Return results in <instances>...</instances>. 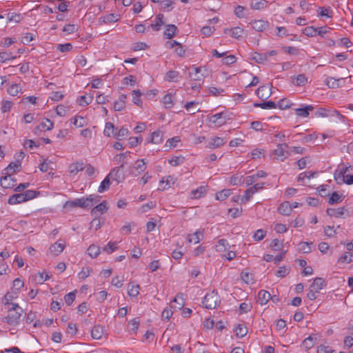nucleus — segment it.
<instances>
[{"instance_id": "f257e3e1", "label": "nucleus", "mask_w": 353, "mask_h": 353, "mask_svg": "<svg viewBox=\"0 0 353 353\" xmlns=\"http://www.w3.org/2000/svg\"><path fill=\"white\" fill-rule=\"evenodd\" d=\"M6 294L5 298L6 299V302L5 305H10L8 300L7 299ZM12 307L8 308V316L4 317L2 320L3 322L7 323L10 325L16 326L19 324L21 316V313L23 312V309L19 307L17 303H11Z\"/></svg>"}, {"instance_id": "f03ea898", "label": "nucleus", "mask_w": 353, "mask_h": 353, "mask_svg": "<svg viewBox=\"0 0 353 353\" xmlns=\"http://www.w3.org/2000/svg\"><path fill=\"white\" fill-rule=\"evenodd\" d=\"M38 194H39V192L31 190H26L22 193L15 194L10 196L8 199V203L10 205L21 203L36 198Z\"/></svg>"}, {"instance_id": "7ed1b4c3", "label": "nucleus", "mask_w": 353, "mask_h": 353, "mask_svg": "<svg viewBox=\"0 0 353 353\" xmlns=\"http://www.w3.org/2000/svg\"><path fill=\"white\" fill-rule=\"evenodd\" d=\"M220 301V297L217 292L212 290L205 294L202 301V304L205 308L214 309Z\"/></svg>"}, {"instance_id": "20e7f679", "label": "nucleus", "mask_w": 353, "mask_h": 353, "mask_svg": "<svg viewBox=\"0 0 353 353\" xmlns=\"http://www.w3.org/2000/svg\"><path fill=\"white\" fill-rule=\"evenodd\" d=\"M100 196L95 194H90L86 197L77 199L79 208H88L99 201Z\"/></svg>"}, {"instance_id": "39448f33", "label": "nucleus", "mask_w": 353, "mask_h": 353, "mask_svg": "<svg viewBox=\"0 0 353 353\" xmlns=\"http://www.w3.org/2000/svg\"><path fill=\"white\" fill-rule=\"evenodd\" d=\"M315 117H336L339 119L343 118V116L341 115L336 110H327L324 108H318L314 112Z\"/></svg>"}, {"instance_id": "423d86ee", "label": "nucleus", "mask_w": 353, "mask_h": 353, "mask_svg": "<svg viewBox=\"0 0 353 353\" xmlns=\"http://www.w3.org/2000/svg\"><path fill=\"white\" fill-rule=\"evenodd\" d=\"M229 117L226 112H220L211 116L209 121L214 123L216 126H221L226 123Z\"/></svg>"}, {"instance_id": "0eeeda50", "label": "nucleus", "mask_w": 353, "mask_h": 353, "mask_svg": "<svg viewBox=\"0 0 353 353\" xmlns=\"http://www.w3.org/2000/svg\"><path fill=\"white\" fill-rule=\"evenodd\" d=\"M288 146V143H283V144L279 143L277 145L276 149H275L273 151V153L275 154L276 158L277 159L283 161L286 158L287 156L285 155V153H287V152L285 151L284 148H287Z\"/></svg>"}, {"instance_id": "6e6552de", "label": "nucleus", "mask_w": 353, "mask_h": 353, "mask_svg": "<svg viewBox=\"0 0 353 353\" xmlns=\"http://www.w3.org/2000/svg\"><path fill=\"white\" fill-rule=\"evenodd\" d=\"M226 141L219 137H212L209 141L207 147L210 149H214L221 147L225 143Z\"/></svg>"}, {"instance_id": "1a4fd4ad", "label": "nucleus", "mask_w": 353, "mask_h": 353, "mask_svg": "<svg viewBox=\"0 0 353 353\" xmlns=\"http://www.w3.org/2000/svg\"><path fill=\"white\" fill-rule=\"evenodd\" d=\"M107 210L108 207L106 201H104L99 203V205H96L94 208H93L91 210V214L94 216H97L99 215L104 214L105 212H107Z\"/></svg>"}, {"instance_id": "9d476101", "label": "nucleus", "mask_w": 353, "mask_h": 353, "mask_svg": "<svg viewBox=\"0 0 353 353\" xmlns=\"http://www.w3.org/2000/svg\"><path fill=\"white\" fill-rule=\"evenodd\" d=\"M16 180L12 176H4L0 179L1 186L3 188H11L14 186Z\"/></svg>"}, {"instance_id": "9b49d317", "label": "nucleus", "mask_w": 353, "mask_h": 353, "mask_svg": "<svg viewBox=\"0 0 353 353\" xmlns=\"http://www.w3.org/2000/svg\"><path fill=\"white\" fill-rule=\"evenodd\" d=\"M270 299L274 301V297H272L268 291L262 290L259 292L257 301L261 305H265Z\"/></svg>"}, {"instance_id": "f8f14e48", "label": "nucleus", "mask_w": 353, "mask_h": 353, "mask_svg": "<svg viewBox=\"0 0 353 353\" xmlns=\"http://www.w3.org/2000/svg\"><path fill=\"white\" fill-rule=\"evenodd\" d=\"M252 26L255 30L262 32L268 28L269 23L267 21L255 20L252 23Z\"/></svg>"}, {"instance_id": "ddd939ff", "label": "nucleus", "mask_w": 353, "mask_h": 353, "mask_svg": "<svg viewBox=\"0 0 353 353\" xmlns=\"http://www.w3.org/2000/svg\"><path fill=\"white\" fill-rule=\"evenodd\" d=\"M314 110V107L310 105H303L301 108H296L294 110L296 115L301 117H307L309 115V112Z\"/></svg>"}, {"instance_id": "4468645a", "label": "nucleus", "mask_w": 353, "mask_h": 353, "mask_svg": "<svg viewBox=\"0 0 353 353\" xmlns=\"http://www.w3.org/2000/svg\"><path fill=\"white\" fill-rule=\"evenodd\" d=\"M163 141V132L160 130L152 132L148 142L154 144H159Z\"/></svg>"}, {"instance_id": "2eb2a0df", "label": "nucleus", "mask_w": 353, "mask_h": 353, "mask_svg": "<svg viewBox=\"0 0 353 353\" xmlns=\"http://www.w3.org/2000/svg\"><path fill=\"white\" fill-rule=\"evenodd\" d=\"M224 32L225 34H230L233 38L239 39L241 37L243 32V29L240 27H234L230 29L225 28L224 30Z\"/></svg>"}, {"instance_id": "dca6fc26", "label": "nucleus", "mask_w": 353, "mask_h": 353, "mask_svg": "<svg viewBox=\"0 0 353 353\" xmlns=\"http://www.w3.org/2000/svg\"><path fill=\"white\" fill-rule=\"evenodd\" d=\"M279 213L282 215L288 216L290 214L292 211V207H291L289 202H283L282 203L278 209Z\"/></svg>"}, {"instance_id": "f3484780", "label": "nucleus", "mask_w": 353, "mask_h": 353, "mask_svg": "<svg viewBox=\"0 0 353 353\" xmlns=\"http://www.w3.org/2000/svg\"><path fill=\"white\" fill-rule=\"evenodd\" d=\"M251 59L258 63H263L268 61V54L254 52L251 55Z\"/></svg>"}, {"instance_id": "a211bd4d", "label": "nucleus", "mask_w": 353, "mask_h": 353, "mask_svg": "<svg viewBox=\"0 0 353 353\" xmlns=\"http://www.w3.org/2000/svg\"><path fill=\"white\" fill-rule=\"evenodd\" d=\"M65 245L61 243H55L50 247V252L54 256H57L64 249Z\"/></svg>"}, {"instance_id": "6ab92c4d", "label": "nucleus", "mask_w": 353, "mask_h": 353, "mask_svg": "<svg viewBox=\"0 0 353 353\" xmlns=\"http://www.w3.org/2000/svg\"><path fill=\"white\" fill-rule=\"evenodd\" d=\"M177 30V27L173 24L167 25L165 27V30L164 32V35L167 39H172L174 35Z\"/></svg>"}, {"instance_id": "aec40b11", "label": "nucleus", "mask_w": 353, "mask_h": 353, "mask_svg": "<svg viewBox=\"0 0 353 353\" xmlns=\"http://www.w3.org/2000/svg\"><path fill=\"white\" fill-rule=\"evenodd\" d=\"M202 237L203 232L197 230L194 233L189 234L187 237V240L189 243H198Z\"/></svg>"}, {"instance_id": "412c9836", "label": "nucleus", "mask_w": 353, "mask_h": 353, "mask_svg": "<svg viewBox=\"0 0 353 353\" xmlns=\"http://www.w3.org/2000/svg\"><path fill=\"white\" fill-rule=\"evenodd\" d=\"M345 211V209L344 207L339 208L337 209L327 208V214L331 216L340 217L344 214Z\"/></svg>"}, {"instance_id": "4be33fe9", "label": "nucleus", "mask_w": 353, "mask_h": 353, "mask_svg": "<svg viewBox=\"0 0 353 353\" xmlns=\"http://www.w3.org/2000/svg\"><path fill=\"white\" fill-rule=\"evenodd\" d=\"M234 331L236 332V336L238 338H243L247 334L248 328L243 324H238Z\"/></svg>"}, {"instance_id": "5701e85b", "label": "nucleus", "mask_w": 353, "mask_h": 353, "mask_svg": "<svg viewBox=\"0 0 353 353\" xmlns=\"http://www.w3.org/2000/svg\"><path fill=\"white\" fill-rule=\"evenodd\" d=\"M103 334V328L100 325H95L91 331V336L94 339H101Z\"/></svg>"}, {"instance_id": "b1692460", "label": "nucleus", "mask_w": 353, "mask_h": 353, "mask_svg": "<svg viewBox=\"0 0 353 353\" xmlns=\"http://www.w3.org/2000/svg\"><path fill=\"white\" fill-rule=\"evenodd\" d=\"M254 107L261 108L262 109H274L277 107V105L273 101H265L263 103H254Z\"/></svg>"}, {"instance_id": "393cba45", "label": "nucleus", "mask_w": 353, "mask_h": 353, "mask_svg": "<svg viewBox=\"0 0 353 353\" xmlns=\"http://www.w3.org/2000/svg\"><path fill=\"white\" fill-rule=\"evenodd\" d=\"M119 20V15L115 14H109L103 17H100L99 21L103 23H113Z\"/></svg>"}, {"instance_id": "a878e982", "label": "nucleus", "mask_w": 353, "mask_h": 353, "mask_svg": "<svg viewBox=\"0 0 353 353\" xmlns=\"http://www.w3.org/2000/svg\"><path fill=\"white\" fill-rule=\"evenodd\" d=\"M294 81L293 83L296 86H304L308 82L307 78L303 74H300L296 77H294Z\"/></svg>"}, {"instance_id": "bb28decb", "label": "nucleus", "mask_w": 353, "mask_h": 353, "mask_svg": "<svg viewBox=\"0 0 353 353\" xmlns=\"http://www.w3.org/2000/svg\"><path fill=\"white\" fill-rule=\"evenodd\" d=\"M163 19V15L162 14H159L156 16L155 22L151 24V27L154 31L159 30L160 27L164 24Z\"/></svg>"}, {"instance_id": "cd10ccee", "label": "nucleus", "mask_w": 353, "mask_h": 353, "mask_svg": "<svg viewBox=\"0 0 353 353\" xmlns=\"http://www.w3.org/2000/svg\"><path fill=\"white\" fill-rule=\"evenodd\" d=\"M268 1L266 0H252L250 6L254 10H260L267 6Z\"/></svg>"}, {"instance_id": "c85d7f7f", "label": "nucleus", "mask_w": 353, "mask_h": 353, "mask_svg": "<svg viewBox=\"0 0 353 353\" xmlns=\"http://www.w3.org/2000/svg\"><path fill=\"white\" fill-rule=\"evenodd\" d=\"M83 169V163L77 162L70 165L69 172L72 174H76L79 172L82 171Z\"/></svg>"}, {"instance_id": "c756f323", "label": "nucleus", "mask_w": 353, "mask_h": 353, "mask_svg": "<svg viewBox=\"0 0 353 353\" xmlns=\"http://www.w3.org/2000/svg\"><path fill=\"white\" fill-rule=\"evenodd\" d=\"M132 102L139 107L142 106V101L141 100V96L142 92L139 90H134L132 92Z\"/></svg>"}, {"instance_id": "7c9ffc66", "label": "nucleus", "mask_w": 353, "mask_h": 353, "mask_svg": "<svg viewBox=\"0 0 353 353\" xmlns=\"http://www.w3.org/2000/svg\"><path fill=\"white\" fill-rule=\"evenodd\" d=\"M123 168V164L122 163L119 168H114L112 169L109 174L108 175V177L117 181L119 182L120 181V169Z\"/></svg>"}, {"instance_id": "2f4dec72", "label": "nucleus", "mask_w": 353, "mask_h": 353, "mask_svg": "<svg viewBox=\"0 0 353 353\" xmlns=\"http://www.w3.org/2000/svg\"><path fill=\"white\" fill-rule=\"evenodd\" d=\"M206 192V189L203 186H201L196 190L191 191L192 197L193 199H199L203 196Z\"/></svg>"}, {"instance_id": "473e14b6", "label": "nucleus", "mask_w": 353, "mask_h": 353, "mask_svg": "<svg viewBox=\"0 0 353 353\" xmlns=\"http://www.w3.org/2000/svg\"><path fill=\"white\" fill-rule=\"evenodd\" d=\"M324 284V280L322 278H316L312 284L310 285V288L314 289L316 292H319L322 289Z\"/></svg>"}, {"instance_id": "72a5a7b5", "label": "nucleus", "mask_w": 353, "mask_h": 353, "mask_svg": "<svg viewBox=\"0 0 353 353\" xmlns=\"http://www.w3.org/2000/svg\"><path fill=\"white\" fill-rule=\"evenodd\" d=\"M179 72L175 70H169L165 76V80L168 81H177Z\"/></svg>"}, {"instance_id": "f704fd0d", "label": "nucleus", "mask_w": 353, "mask_h": 353, "mask_svg": "<svg viewBox=\"0 0 353 353\" xmlns=\"http://www.w3.org/2000/svg\"><path fill=\"white\" fill-rule=\"evenodd\" d=\"M229 246V243L226 239H221L217 241L216 245V250L217 252H223Z\"/></svg>"}, {"instance_id": "c9c22d12", "label": "nucleus", "mask_w": 353, "mask_h": 353, "mask_svg": "<svg viewBox=\"0 0 353 353\" xmlns=\"http://www.w3.org/2000/svg\"><path fill=\"white\" fill-rule=\"evenodd\" d=\"M87 252L89 256H90L92 258H95L99 254L100 248L99 247L92 244L88 248Z\"/></svg>"}, {"instance_id": "e433bc0d", "label": "nucleus", "mask_w": 353, "mask_h": 353, "mask_svg": "<svg viewBox=\"0 0 353 353\" xmlns=\"http://www.w3.org/2000/svg\"><path fill=\"white\" fill-rule=\"evenodd\" d=\"M343 196L339 194L336 192H334L329 199L328 203L330 205L338 203L342 201Z\"/></svg>"}, {"instance_id": "4c0bfd02", "label": "nucleus", "mask_w": 353, "mask_h": 353, "mask_svg": "<svg viewBox=\"0 0 353 353\" xmlns=\"http://www.w3.org/2000/svg\"><path fill=\"white\" fill-rule=\"evenodd\" d=\"M316 338L312 336H309L307 338L305 339L303 341V345L305 349L309 350L312 348L315 344Z\"/></svg>"}, {"instance_id": "58836bf2", "label": "nucleus", "mask_w": 353, "mask_h": 353, "mask_svg": "<svg viewBox=\"0 0 353 353\" xmlns=\"http://www.w3.org/2000/svg\"><path fill=\"white\" fill-rule=\"evenodd\" d=\"M110 179H109L108 176H107L101 183V184L98 188V192L101 193V192H103L104 191L108 190L110 188Z\"/></svg>"}, {"instance_id": "ea45409f", "label": "nucleus", "mask_w": 353, "mask_h": 353, "mask_svg": "<svg viewBox=\"0 0 353 353\" xmlns=\"http://www.w3.org/2000/svg\"><path fill=\"white\" fill-rule=\"evenodd\" d=\"M139 285H128V294L130 296L136 297L138 296L139 292Z\"/></svg>"}, {"instance_id": "a19ab883", "label": "nucleus", "mask_w": 353, "mask_h": 353, "mask_svg": "<svg viewBox=\"0 0 353 353\" xmlns=\"http://www.w3.org/2000/svg\"><path fill=\"white\" fill-rule=\"evenodd\" d=\"M230 195V190L224 189L216 194V200L223 201Z\"/></svg>"}, {"instance_id": "79ce46f5", "label": "nucleus", "mask_w": 353, "mask_h": 353, "mask_svg": "<svg viewBox=\"0 0 353 353\" xmlns=\"http://www.w3.org/2000/svg\"><path fill=\"white\" fill-rule=\"evenodd\" d=\"M340 79H336L333 77H328L326 79V85L330 88H337L339 87Z\"/></svg>"}, {"instance_id": "37998d69", "label": "nucleus", "mask_w": 353, "mask_h": 353, "mask_svg": "<svg viewBox=\"0 0 353 353\" xmlns=\"http://www.w3.org/2000/svg\"><path fill=\"white\" fill-rule=\"evenodd\" d=\"M185 158L182 156L173 157L171 159L168 160L169 163L172 166H178L184 162Z\"/></svg>"}, {"instance_id": "c03bdc74", "label": "nucleus", "mask_w": 353, "mask_h": 353, "mask_svg": "<svg viewBox=\"0 0 353 353\" xmlns=\"http://www.w3.org/2000/svg\"><path fill=\"white\" fill-rule=\"evenodd\" d=\"M139 324H140V321H139V318H135V319L131 320L128 323L130 331L133 332L134 333H136L137 330L139 328Z\"/></svg>"}, {"instance_id": "a18cd8bd", "label": "nucleus", "mask_w": 353, "mask_h": 353, "mask_svg": "<svg viewBox=\"0 0 353 353\" xmlns=\"http://www.w3.org/2000/svg\"><path fill=\"white\" fill-rule=\"evenodd\" d=\"M319 9L321 10V12H319V16L326 17L327 18H330L332 17L333 12L330 9V8L320 7Z\"/></svg>"}, {"instance_id": "49530a36", "label": "nucleus", "mask_w": 353, "mask_h": 353, "mask_svg": "<svg viewBox=\"0 0 353 353\" xmlns=\"http://www.w3.org/2000/svg\"><path fill=\"white\" fill-rule=\"evenodd\" d=\"M134 169L138 171L139 173L143 172L146 168V163L144 159L138 160L134 164Z\"/></svg>"}, {"instance_id": "de8ad7c7", "label": "nucleus", "mask_w": 353, "mask_h": 353, "mask_svg": "<svg viewBox=\"0 0 353 353\" xmlns=\"http://www.w3.org/2000/svg\"><path fill=\"white\" fill-rule=\"evenodd\" d=\"M71 122L77 128L83 127L85 124V120L83 117L80 116H76L71 119Z\"/></svg>"}, {"instance_id": "09e8293b", "label": "nucleus", "mask_w": 353, "mask_h": 353, "mask_svg": "<svg viewBox=\"0 0 353 353\" xmlns=\"http://www.w3.org/2000/svg\"><path fill=\"white\" fill-rule=\"evenodd\" d=\"M303 33L307 37H312L317 34V30L313 26H308L303 30Z\"/></svg>"}, {"instance_id": "8fccbe9b", "label": "nucleus", "mask_w": 353, "mask_h": 353, "mask_svg": "<svg viewBox=\"0 0 353 353\" xmlns=\"http://www.w3.org/2000/svg\"><path fill=\"white\" fill-rule=\"evenodd\" d=\"M114 126L113 123L108 122L106 123L105 129L103 130V134L106 137H110L114 133Z\"/></svg>"}, {"instance_id": "3c124183", "label": "nucleus", "mask_w": 353, "mask_h": 353, "mask_svg": "<svg viewBox=\"0 0 353 353\" xmlns=\"http://www.w3.org/2000/svg\"><path fill=\"white\" fill-rule=\"evenodd\" d=\"M43 272H39L34 275V281L38 283L42 284L43 281L49 279L50 276L48 274H46L45 277L43 276Z\"/></svg>"}, {"instance_id": "603ef678", "label": "nucleus", "mask_w": 353, "mask_h": 353, "mask_svg": "<svg viewBox=\"0 0 353 353\" xmlns=\"http://www.w3.org/2000/svg\"><path fill=\"white\" fill-rule=\"evenodd\" d=\"M40 125L41 126V128L43 130H50L54 127V123L52 121H50V119H46L41 123Z\"/></svg>"}, {"instance_id": "864d4df0", "label": "nucleus", "mask_w": 353, "mask_h": 353, "mask_svg": "<svg viewBox=\"0 0 353 353\" xmlns=\"http://www.w3.org/2000/svg\"><path fill=\"white\" fill-rule=\"evenodd\" d=\"M241 279L247 284L252 283L253 281L252 276L248 272L243 271L241 274Z\"/></svg>"}, {"instance_id": "5fc2aeb1", "label": "nucleus", "mask_w": 353, "mask_h": 353, "mask_svg": "<svg viewBox=\"0 0 353 353\" xmlns=\"http://www.w3.org/2000/svg\"><path fill=\"white\" fill-rule=\"evenodd\" d=\"M180 141V138L179 137H174L173 138L169 139L165 147H168L169 148H174L176 146L177 143Z\"/></svg>"}, {"instance_id": "6e6d98bb", "label": "nucleus", "mask_w": 353, "mask_h": 353, "mask_svg": "<svg viewBox=\"0 0 353 353\" xmlns=\"http://www.w3.org/2000/svg\"><path fill=\"white\" fill-rule=\"evenodd\" d=\"M243 178V176H239L236 174L233 175L230 179V184L232 185H238L240 183H243L242 181Z\"/></svg>"}, {"instance_id": "4d7b16f0", "label": "nucleus", "mask_w": 353, "mask_h": 353, "mask_svg": "<svg viewBox=\"0 0 353 353\" xmlns=\"http://www.w3.org/2000/svg\"><path fill=\"white\" fill-rule=\"evenodd\" d=\"M93 97L92 96H81L79 98V104L81 106H85L90 104L92 101Z\"/></svg>"}, {"instance_id": "13d9d810", "label": "nucleus", "mask_w": 353, "mask_h": 353, "mask_svg": "<svg viewBox=\"0 0 353 353\" xmlns=\"http://www.w3.org/2000/svg\"><path fill=\"white\" fill-rule=\"evenodd\" d=\"M78 30V26L75 24H67L63 28V31L68 34H72Z\"/></svg>"}, {"instance_id": "bf43d9fd", "label": "nucleus", "mask_w": 353, "mask_h": 353, "mask_svg": "<svg viewBox=\"0 0 353 353\" xmlns=\"http://www.w3.org/2000/svg\"><path fill=\"white\" fill-rule=\"evenodd\" d=\"M162 101L165 108H170L173 106L172 95L170 94L165 95Z\"/></svg>"}, {"instance_id": "052dcab7", "label": "nucleus", "mask_w": 353, "mask_h": 353, "mask_svg": "<svg viewBox=\"0 0 353 353\" xmlns=\"http://www.w3.org/2000/svg\"><path fill=\"white\" fill-rule=\"evenodd\" d=\"M72 48V46L70 43H64V44H58L57 46V49L61 52H66L71 50Z\"/></svg>"}, {"instance_id": "680f3d73", "label": "nucleus", "mask_w": 353, "mask_h": 353, "mask_svg": "<svg viewBox=\"0 0 353 353\" xmlns=\"http://www.w3.org/2000/svg\"><path fill=\"white\" fill-rule=\"evenodd\" d=\"M128 133L129 132L127 128H121L115 134V137L119 140H122L128 135Z\"/></svg>"}, {"instance_id": "e2e57ef3", "label": "nucleus", "mask_w": 353, "mask_h": 353, "mask_svg": "<svg viewBox=\"0 0 353 353\" xmlns=\"http://www.w3.org/2000/svg\"><path fill=\"white\" fill-rule=\"evenodd\" d=\"M75 292L76 291L71 292L65 296V302L68 305H70L74 302L76 297Z\"/></svg>"}, {"instance_id": "0e129e2a", "label": "nucleus", "mask_w": 353, "mask_h": 353, "mask_svg": "<svg viewBox=\"0 0 353 353\" xmlns=\"http://www.w3.org/2000/svg\"><path fill=\"white\" fill-rule=\"evenodd\" d=\"M266 235V231L262 230V229H259L258 230H256V232L254 233V236H253V239L255 240V241H261Z\"/></svg>"}, {"instance_id": "69168bd1", "label": "nucleus", "mask_w": 353, "mask_h": 353, "mask_svg": "<svg viewBox=\"0 0 353 353\" xmlns=\"http://www.w3.org/2000/svg\"><path fill=\"white\" fill-rule=\"evenodd\" d=\"M117 248V247L116 242H109L106 246L103 247V250L107 253H112L116 250Z\"/></svg>"}, {"instance_id": "338daca9", "label": "nucleus", "mask_w": 353, "mask_h": 353, "mask_svg": "<svg viewBox=\"0 0 353 353\" xmlns=\"http://www.w3.org/2000/svg\"><path fill=\"white\" fill-rule=\"evenodd\" d=\"M252 195L253 193L252 191L249 188L247 189L244 192V195L241 198V203H246L248 202L252 198Z\"/></svg>"}, {"instance_id": "774afa93", "label": "nucleus", "mask_w": 353, "mask_h": 353, "mask_svg": "<svg viewBox=\"0 0 353 353\" xmlns=\"http://www.w3.org/2000/svg\"><path fill=\"white\" fill-rule=\"evenodd\" d=\"M270 246L273 250L279 251L281 250L283 244L279 241V240H278L277 239H274L272 241Z\"/></svg>"}]
</instances>
